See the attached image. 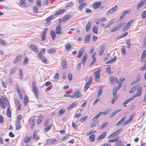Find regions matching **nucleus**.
Masks as SVG:
<instances>
[{"mask_svg":"<svg viewBox=\"0 0 146 146\" xmlns=\"http://www.w3.org/2000/svg\"><path fill=\"white\" fill-rule=\"evenodd\" d=\"M9 107L10 104L7 101V98L4 96H2L1 98H0V106L3 108H5V105Z\"/></svg>","mask_w":146,"mask_h":146,"instance_id":"obj_1","label":"nucleus"},{"mask_svg":"<svg viewBox=\"0 0 146 146\" xmlns=\"http://www.w3.org/2000/svg\"><path fill=\"white\" fill-rule=\"evenodd\" d=\"M102 69L100 68H99L98 70L94 73V75L95 76V80L96 82H99L100 78V73Z\"/></svg>","mask_w":146,"mask_h":146,"instance_id":"obj_2","label":"nucleus"},{"mask_svg":"<svg viewBox=\"0 0 146 146\" xmlns=\"http://www.w3.org/2000/svg\"><path fill=\"white\" fill-rule=\"evenodd\" d=\"M72 96L73 98H80L82 96V95L80 90L75 91L72 94Z\"/></svg>","mask_w":146,"mask_h":146,"instance_id":"obj_3","label":"nucleus"},{"mask_svg":"<svg viewBox=\"0 0 146 146\" xmlns=\"http://www.w3.org/2000/svg\"><path fill=\"white\" fill-rule=\"evenodd\" d=\"M117 6L116 5L106 12L107 15H110L115 12L117 9Z\"/></svg>","mask_w":146,"mask_h":146,"instance_id":"obj_4","label":"nucleus"},{"mask_svg":"<svg viewBox=\"0 0 146 146\" xmlns=\"http://www.w3.org/2000/svg\"><path fill=\"white\" fill-rule=\"evenodd\" d=\"M125 24V23H122L117 25L111 31V32L116 31L121 28V27L123 26Z\"/></svg>","mask_w":146,"mask_h":146,"instance_id":"obj_5","label":"nucleus"},{"mask_svg":"<svg viewBox=\"0 0 146 146\" xmlns=\"http://www.w3.org/2000/svg\"><path fill=\"white\" fill-rule=\"evenodd\" d=\"M142 92V88L141 86L137 90V93L135 94L133 96L134 98L135 97H138L141 96Z\"/></svg>","mask_w":146,"mask_h":146,"instance_id":"obj_6","label":"nucleus"},{"mask_svg":"<svg viewBox=\"0 0 146 146\" xmlns=\"http://www.w3.org/2000/svg\"><path fill=\"white\" fill-rule=\"evenodd\" d=\"M133 20H131L128 22L125 25L123 28V31H127L129 27L131 24L133 22Z\"/></svg>","mask_w":146,"mask_h":146,"instance_id":"obj_7","label":"nucleus"},{"mask_svg":"<svg viewBox=\"0 0 146 146\" xmlns=\"http://www.w3.org/2000/svg\"><path fill=\"white\" fill-rule=\"evenodd\" d=\"M54 17V15H51L46 19L45 21L46 22V26H48L51 23L50 20L52 19Z\"/></svg>","mask_w":146,"mask_h":146,"instance_id":"obj_8","label":"nucleus"},{"mask_svg":"<svg viewBox=\"0 0 146 146\" xmlns=\"http://www.w3.org/2000/svg\"><path fill=\"white\" fill-rule=\"evenodd\" d=\"M47 30V28L45 29L41 34V38L42 40H45L46 39L45 36L46 34Z\"/></svg>","mask_w":146,"mask_h":146,"instance_id":"obj_9","label":"nucleus"},{"mask_svg":"<svg viewBox=\"0 0 146 146\" xmlns=\"http://www.w3.org/2000/svg\"><path fill=\"white\" fill-rule=\"evenodd\" d=\"M61 25H58L56 27L55 29L56 33L57 34H61Z\"/></svg>","mask_w":146,"mask_h":146,"instance_id":"obj_10","label":"nucleus"},{"mask_svg":"<svg viewBox=\"0 0 146 146\" xmlns=\"http://www.w3.org/2000/svg\"><path fill=\"white\" fill-rule=\"evenodd\" d=\"M33 90L34 93H35V95L38 99L39 97V92L38 90L37 87L33 88Z\"/></svg>","mask_w":146,"mask_h":146,"instance_id":"obj_11","label":"nucleus"},{"mask_svg":"<svg viewBox=\"0 0 146 146\" xmlns=\"http://www.w3.org/2000/svg\"><path fill=\"white\" fill-rule=\"evenodd\" d=\"M134 99V98H133V97L132 96L126 100L123 104V106L125 107H127L126 104H128L129 102L133 100Z\"/></svg>","mask_w":146,"mask_h":146,"instance_id":"obj_12","label":"nucleus"},{"mask_svg":"<svg viewBox=\"0 0 146 146\" xmlns=\"http://www.w3.org/2000/svg\"><path fill=\"white\" fill-rule=\"evenodd\" d=\"M105 45L104 44L100 46V49L99 52V55L101 56L102 55L104 51Z\"/></svg>","mask_w":146,"mask_h":146,"instance_id":"obj_13","label":"nucleus"},{"mask_svg":"<svg viewBox=\"0 0 146 146\" xmlns=\"http://www.w3.org/2000/svg\"><path fill=\"white\" fill-rule=\"evenodd\" d=\"M30 48L31 50L36 52H38V48L36 46L33 44H31L30 46Z\"/></svg>","mask_w":146,"mask_h":146,"instance_id":"obj_14","label":"nucleus"},{"mask_svg":"<svg viewBox=\"0 0 146 146\" xmlns=\"http://www.w3.org/2000/svg\"><path fill=\"white\" fill-rule=\"evenodd\" d=\"M57 141V140H56L55 139H49L46 140V142L47 143H45V144L46 145L47 144H48L49 143H50L51 144H54V143Z\"/></svg>","mask_w":146,"mask_h":146,"instance_id":"obj_15","label":"nucleus"},{"mask_svg":"<svg viewBox=\"0 0 146 146\" xmlns=\"http://www.w3.org/2000/svg\"><path fill=\"white\" fill-rule=\"evenodd\" d=\"M61 64L63 68H66L67 67V64L66 61L65 59H63L62 60Z\"/></svg>","mask_w":146,"mask_h":146,"instance_id":"obj_16","label":"nucleus"},{"mask_svg":"<svg viewBox=\"0 0 146 146\" xmlns=\"http://www.w3.org/2000/svg\"><path fill=\"white\" fill-rule=\"evenodd\" d=\"M38 57L40 58V60L42 61V62L45 64H47V60L46 58L43 56V55L41 56H38Z\"/></svg>","mask_w":146,"mask_h":146,"instance_id":"obj_17","label":"nucleus"},{"mask_svg":"<svg viewBox=\"0 0 146 146\" xmlns=\"http://www.w3.org/2000/svg\"><path fill=\"white\" fill-rule=\"evenodd\" d=\"M86 5V3H83L80 4L78 7V9L80 11H82V9L85 7Z\"/></svg>","mask_w":146,"mask_h":146,"instance_id":"obj_18","label":"nucleus"},{"mask_svg":"<svg viewBox=\"0 0 146 146\" xmlns=\"http://www.w3.org/2000/svg\"><path fill=\"white\" fill-rule=\"evenodd\" d=\"M138 85H136L133 86L131 89V90L129 91V93H134L137 89L138 87Z\"/></svg>","mask_w":146,"mask_h":146,"instance_id":"obj_19","label":"nucleus"},{"mask_svg":"<svg viewBox=\"0 0 146 146\" xmlns=\"http://www.w3.org/2000/svg\"><path fill=\"white\" fill-rule=\"evenodd\" d=\"M117 59L116 56H115L113 58L111 59L110 60H108L106 63V64H110L112 63L113 62H115Z\"/></svg>","mask_w":146,"mask_h":146,"instance_id":"obj_20","label":"nucleus"},{"mask_svg":"<svg viewBox=\"0 0 146 146\" xmlns=\"http://www.w3.org/2000/svg\"><path fill=\"white\" fill-rule=\"evenodd\" d=\"M146 56V50H145L143 51L141 55V62H143V60H144Z\"/></svg>","mask_w":146,"mask_h":146,"instance_id":"obj_21","label":"nucleus"},{"mask_svg":"<svg viewBox=\"0 0 146 146\" xmlns=\"http://www.w3.org/2000/svg\"><path fill=\"white\" fill-rule=\"evenodd\" d=\"M133 117V116L132 115H131L129 117V118L127 119V120L125 121L123 123V125H126L127 124L129 123L132 120Z\"/></svg>","mask_w":146,"mask_h":146,"instance_id":"obj_22","label":"nucleus"},{"mask_svg":"<svg viewBox=\"0 0 146 146\" xmlns=\"http://www.w3.org/2000/svg\"><path fill=\"white\" fill-rule=\"evenodd\" d=\"M101 3L99 2H96L94 3L93 6L94 8L96 9L98 8L101 5Z\"/></svg>","mask_w":146,"mask_h":146,"instance_id":"obj_23","label":"nucleus"},{"mask_svg":"<svg viewBox=\"0 0 146 146\" xmlns=\"http://www.w3.org/2000/svg\"><path fill=\"white\" fill-rule=\"evenodd\" d=\"M71 16V15H65L63 17L62 21L63 22H65L69 19Z\"/></svg>","mask_w":146,"mask_h":146,"instance_id":"obj_24","label":"nucleus"},{"mask_svg":"<svg viewBox=\"0 0 146 146\" xmlns=\"http://www.w3.org/2000/svg\"><path fill=\"white\" fill-rule=\"evenodd\" d=\"M21 55L18 56L14 60L13 62L15 63L18 62L21 60Z\"/></svg>","mask_w":146,"mask_h":146,"instance_id":"obj_25","label":"nucleus"},{"mask_svg":"<svg viewBox=\"0 0 146 146\" xmlns=\"http://www.w3.org/2000/svg\"><path fill=\"white\" fill-rule=\"evenodd\" d=\"M130 13V11L129 10H125L124 11L123 13L121 15L119 19H121L124 17L125 14H127Z\"/></svg>","mask_w":146,"mask_h":146,"instance_id":"obj_26","label":"nucleus"},{"mask_svg":"<svg viewBox=\"0 0 146 146\" xmlns=\"http://www.w3.org/2000/svg\"><path fill=\"white\" fill-rule=\"evenodd\" d=\"M91 38V35L90 34L88 35L85 37L84 42L85 43H88L89 42Z\"/></svg>","mask_w":146,"mask_h":146,"instance_id":"obj_27","label":"nucleus"},{"mask_svg":"<svg viewBox=\"0 0 146 146\" xmlns=\"http://www.w3.org/2000/svg\"><path fill=\"white\" fill-rule=\"evenodd\" d=\"M92 25L91 21H90L86 25V30L87 32L88 31L91 27Z\"/></svg>","mask_w":146,"mask_h":146,"instance_id":"obj_28","label":"nucleus"},{"mask_svg":"<svg viewBox=\"0 0 146 146\" xmlns=\"http://www.w3.org/2000/svg\"><path fill=\"white\" fill-rule=\"evenodd\" d=\"M66 10L65 9H62L59 10L54 14V15H60L64 13Z\"/></svg>","mask_w":146,"mask_h":146,"instance_id":"obj_29","label":"nucleus"},{"mask_svg":"<svg viewBox=\"0 0 146 146\" xmlns=\"http://www.w3.org/2000/svg\"><path fill=\"white\" fill-rule=\"evenodd\" d=\"M16 106L17 107V109L19 110L20 109L21 105L19 101L18 100H16L15 101Z\"/></svg>","mask_w":146,"mask_h":146,"instance_id":"obj_30","label":"nucleus"},{"mask_svg":"<svg viewBox=\"0 0 146 146\" xmlns=\"http://www.w3.org/2000/svg\"><path fill=\"white\" fill-rule=\"evenodd\" d=\"M106 132H103L102 134H101L98 137V140H100L106 136Z\"/></svg>","mask_w":146,"mask_h":146,"instance_id":"obj_31","label":"nucleus"},{"mask_svg":"<svg viewBox=\"0 0 146 146\" xmlns=\"http://www.w3.org/2000/svg\"><path fill=\"white\" fill-rule=\"evenodd\" d=\"M87 55L86 54H85L84 55V57L83 58L82 61V64L83 65H84L85 63V61L87 59Z\"/></svg>","mask_w":146,"mask_h":146,"instance_id":"obj_32","label":"nucleus"},{"mask_svg":"<svg viewBox=\"0 0 146 146\" xmlns=\"http://www.w3.org/2000/svg\"><path fill=\"white\" fill-rule=\"evenodd\" d=\"M74 5V3L72 2H70L68 3L65 6V8L68 9L69 7L72 6Z\"/></svg>","mask_w":146,"mask_h":146,"instance_id":"obj_33","label":"nucleus"},{"mask_svg":"<svg viewBox=\"0 0 146 146\" xmlns=\"http://www.w3.org/2000/svg\"><path fill=\"white\" fill-rule=\"evenodd\" d=\"M125 116L123 117L120 121L116 123V126L119 125L122 123L125 120Z\"/></svg>","mask_w":146,"mask_h":146,"instance_id":"obj_34","label":"nucleus"},{"mask_svg":"<svg viewBox=\"0 0 146 146\" xmlns=\"http://www.w3.org/2000/svg\"><path fill=\"white\" fill-rule=\"evenodd\" d=\"M56 33L53 30H51L50 31V35L53 40H54L56 37Z\"/></svg>","mask_w":146,"mask_h":146,"instance_id":"obj_35","label":"nucleus"},{"mask_svg":"<svg viewBox=\"0 0 146 146\" xmlns=\"http://www.w3.org/2000/svg\"><path fill=\"white\" fill-rule=\"evenodd\" d=\"M102 114V113H99L97 115H95L93 118H92V120L94 121V120H96Z\"/></svg>","mask_w":146,"mask_h":146,"instance_id":"obj_36","label":"nucleus"},{"mask_svg":"<svg viewBox=\"0 0 146 146\" xmlns=\"http://www.w3.org/2000/svg\"><path fill=\"white\" fill-rule=\"evenodd\" d=\"M77 105V104L76 103V102H74V103L71 105L70 106H69L68 107L67 109L68 110H70L72 108H73L76 107Z\"/></svg>","mask_w":146,"mask_h":146,"instance_id":"obj_37","label":"nucleus"},{"mask_svg":"<svg viewBox=\"0 0 146 146\" xmlns=\"http://www.w3.org/2000/svg\"><path fill=\"white\" fill-rule=\"evenodd\" d=\"M56 50L54 48H51L48 50V53L50 54H53L56 52Z\"/></svg>","mask_w":146,"mask_h":146,"instance_id":"obj_38","label":"nucleus"},{"mask_svg":"<svg viewBox=\"0 0 146 146\" xmlns=\"http://www.w3.org/2000/svg\"><path fill=\"white\" fill-rule=\"evenodd\" d=\"M119 137H117L114 139H111L108 141V142L113 143L117 142L119 139Z\"/></svg>","mask_w":146,"mask_h":146,"instance_id":"obj_39","label":"nucleus"},{"mask_svg":"<svg viewBox=\"0 0 146 146\" xmlns=\"http://www.w3.org/2000/svg\"><path fill=\"white\" fill-rule=\"evenodd\" d=\"M90 85L91 84L90 83H89L88 82H86L85 86L84 87V90H87L89 88V86H90Z\"/></svg>","mask_w":146,"mask_h":146,"instance_id":"obj_40","label":"nucleus"},{"mask_svg":"<svg viewBox=\"0 0 146 146\" xmlns=\"http://www.w3.org/2000/svg\"><path fill=\"white\" fill-rule=\"evenodd\" d=\"M93 32L96 34H97L98 32V28L97 26H94L92 29Z\"/></svg>","mask_w":146,"mask_h":146,"instance_id":"obj_41","label":"nucleus"},{"mask_svg":"<svg viewBox=\"0 0 146 146\" xmlns=\"http://www.w3.org/2000/svg\"><path fill=\"white\" fill-rule=\"evenodd\" d=\"M43 116L42 115H39V117L38 118V120L37 121V123L38 124H40L43 119Z\"/></svg>","mask_w":146,"mask_h":146,"instance_id":"obj_42","label":"nucleus"},{"mask_svg":"<svg viewBox=\"0 0 146 146\" xmlns=\"http://www.w3.org/2000/svg\"><path fill=\"white\" fill-rule=\"evenodd\" d=\"M108 124L107 122H105L103 123L102 125H100L99 127V129H101L104 128L106 127Z\"/></svg>","mask_w":146,"mask_h":146,"instance_id":"obj_43","label":"nucleus"},{"mask_svg":"<svg viewBox=\"0 0 146 146\" xmlns=\"http://www.w3.org/2000/svg\"><path fill=\"white\" fill-rule=\"evenodd\" d=\"M66 49L67 50H70L71 49L72 47L71 45L69 43H66Z\"/></svg>","mask_w":146,"mask_h":146,"instance_id":"obj_44","label":"nucleus"},{"mask_svg":"<svg viewBox=\"0 0 146 146\" xmlns=\"http://www.w3.org/2000/svg\"><path fill=\"white\" fill-rule=\"evenodd\" d=\"M15 126L16 130H19L21 127V126L19 122L17 121L16 124Z\"/></svg>","mask_w":146,"mask_h":146,"instance_id":"obj_45","label":"nucleus"},{"mask_svg":"<svg viewBox=\"0 0 146 146\" xmlns=\"http://www.w3.org/2000/svg\"><path fill=\"white\" fill-rule=\"evenodd\" d=\"M95 135L93 134L89 137V139L92 142H93L95 140Z\"/></svg>","mask_w":146,"mask_h":146,"instance_id":"obj_46","label":"nucleus"},{"mask_svg":"<svg viewBox=\"0 0 146 146\" xmlns=\"http://www.w3.org/2000/svg\"><path fill=\"white\" fill-rule=\"evenodd\" d=\"M32 138V136H30L27 139L26 138L24 139V142L25 143H26L29 142H30L31 141Z\"/></svg>","mask_w":146,"mask_h":146,"instance_id":"obj_47","label":"nucleus"},{"mask_svg":"<svg viewBox=\"0 0 146 146\" xmlns=\"http://www.w3.org/2000/svg\"><path fill=\"white\" fill-rule=\"evenodd\" d=\"M28 101V97L27 95H26L23 101L25 105L26 106L27 105Z\"/></svg>","mask_w":146,"mask_h":146,"instance_id":"obj_48","label":"nucleus"},{"mask_svg":"<svg viewBox=\"0 0 146 146\" xmlns=\"http://www.w3.org/2000/svg\"><path fill=\"white\" fill-rule=\"evenodd\" d=\"M111 66L110 65H108L106 69V72L108 73L109 74H111L112 72H111Z\"/></svg>","mask_w":146,"mask_h":146,"instance_id":"obj_49","label":"nucleus"},{"mask_svg":"<svg viewBox=\"0 0 146 146\" xmlns=\"http://www.w3.org/2000/svg\"><path fill=\"white\" fill-rule=\"evenodd\" d=\"M35 119L31 120V122L30 123L31 128L32 129H33L34 127V126L35 124Z\"/></svg>","mask_w":146,"mask_h":146,"instance_id":"obj_50","label":"nucleus"},{"mask_svg":"<svg viewBox=\"0 0 146 146\" xmlns=\"http://www.w3.org/2000/svg\"><path fill=\"white\" fill-rule=\"evenodd\" d=\"M114 97L111 100V103L113 104L118 98L117 96H113Z\"/></svg>","mask_w":146,"mask_h":146,"instance_id":"obj_51","label":"nucleus"},{"mask_svg":"<svg viewBox=\"0 0 146 146\" xmlns=\"http://www.w3.org/2000/svg\"><path fill=\"white\" fill-rule=\"evenodd\" d=\"M85 50V48H82L79 51V54H81L82 56Z\"/></svg>","mask_w":146,"mask_h":146,"instance_id":"obj_52","label":"nucleus"},{"mask_svg":"<svg viewBox=\"0 0 146 146\" xmlns=\"http://www.w3.org/2000/svg\"><path fill=\"white\" fill-rule=\"evenodd\" d=\"M126 43L127 45V47L128 48H130L131 47V42L129 39L127 40H126Z\"/></svg>","mask_w":146,"mask_h":146,"instance_id":"obj_53","label":"nucleus"},{"mask_svg":"<svg viewBox=\"0 0 146 146\" xmlns=\"http://www.w3.org/2000/svg\"><path fill=\"white\" fill-rule=\"evenodd\" d=\"M103 89L102 88L100 89L98 91V93L97 94L98 97H99L100 96L102 93Z\"/></svg>","mask_w":146,"mask_h":146,"instance_id":"obj_54","label":"nucleus"},{"mask_svg":"<svg viewBox=\"0 0 146 146\" xmlns=\"http://www.w3.org/2000/svg\"><path fill=\"white\" fill-rule=\"evenodd\" d=\"M45 52V49L44 48H43L39 53L38 56L43 55V54H44Z\"/></svg>","mask_w":146,"mask_h":146,"instance_id":"obj_55","label":"nucleus"},{"mask_svg":"<svg viewBox=\"0 0 146 146\" xmlns=\"http://www.w3.org/2000/svg\"><path fill=\"white\" fill-rule=\"evenodd\" d=\"M88 117L87 116H84L82 117L80 119V121L82 122H84L88 118Z\"/></svg>","mask_w":146,"mask_h":146,"instance_id":"obj_56","label":"nucleus"},{"mask_svg":"<svg viewBox=\"0 0 146 146\" xmlns=\"http://www.w3.org/2000/svg\"><path fill=\"white\" fill-rule=\"evenodd\" d=\"M115 77L113 76H111L110 78V80L112 84H113L114 82Z\"/></svg>","mask_w":146,"mask_h":146,"instance_id":"obj_57","label":"nucleus"},{"mask_svg":"<svg viewBox=\"0 0 146 146\" xmlns=\"http://www.w3.org/2000/svg\"><path fill=\"white\" fill-rule=\"evenodd\" d=\"M52 125H50L48 126L47 127H46L44 129V131L45 132H47L49 131L50 129L51 128V127L52 126Z\"/></svg>","mask_w":146,"mask_h":146,"instance_id":"obj_58","label":"nucleus"},{"mask_svg":"<svg viewBox=\"0 0 146 146\" xmlns=\"http://www.w3.org/2000/svg\"><path fill=\"white\" fill-rule=\"evenodd\" d=\"M116 142L115 143V146H121L122 145L121 141H118Z\"/></svg>","mask_w":146,"mask_h":146,"instance_id":"obj_59","label":"nucleus"},{"mask_svg":"<svg viewBox=\"0 0 146 146\" xmlns=\"http://www.w3.org/2000/svg\"><path fill=\"white\" fill-rule=\"evenodd\" d=\"M143 5V4L139 2V3L137 5V10H138L139 8Z\"/></svg>","mask_w":146,"mask_h":146,"instance_id":"obj_60","label":"nucleus"},{"mask_svg":"<svg viewBox=\"0 0 146 146\" xmlns=\"http://www.w3.org/2000/svg\"><path fill=\"white\" fill-rule=\"evenodd\" d=\"M142 17L145 18L146 17V10L143 11L141 14Z\"/></svg>","mask_w":146,"mask_h":146,"instance_id":"obj_61","label":"nucleus"},{"mask_svg":"<svg viewBox=\"0 0 146 146\" xmlns=\"http://www.w3.org/2000/svg\"><path fill=\"white\" fill-rule=\"evenodd\" d=\"M98 123V121H94L92 123V124L91 125V127L92 128L95 126L97 123Z\"/></svg>","mask_w":146,"mask_h":146,"instance_id":"obj_62","label":"nucleus"},{"mask_svg":"<svg viewBox=\"0 0 146 146\" xmlns=\"http://www.w3.org/2000/svg\"><path fill=\"white\" fill-rule=\"evenodd\" d=\"M117 135L115 132L113 133L111 135H110L108 137L109 138H112L113 137H115Z\"/></svg>","mask_w":146,"mask_h":146,"instance_id":"obj_63","label":"nucleus"},{"mask_svg":"<svg viewBox=\"0 0 146 146\" xmlns=\"http://www.w3.org/2000/svg\"><path fill=\"white\" fill-rule=\"evenodd\" d=\"M28 62V59L26 57L25 58L23 62V65L27 64Z\"/></svg>","mask_w":146,"mask_h":146,"instance_id":"obj_64","label":"nucleus"}]
</instances>
